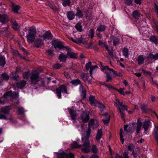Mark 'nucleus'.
Masks as SVG:
<instances>
[{
  "label": "nucleus",
  "instance_id": "f03ea898",
  "mask_svg": "<svg viewBox=\"0 0 158 158\" xmlns=\"http://www.w3.org/2000/svg\"><path fill=\"white\" fill-rule=\"evenodd\" d=\"M36 31L35 28L34 26L30 27L28 31V33L27 34L26 38L27 41L29 43L34 42L35 39Z\"/></svg>",
  "mask_w": 158,
  "mask_h": 158
},
{
  "label": "nucleus",
  "instance_id": "3c124183",
  "mask_svg": "<svg viewBox=\"0 0 158 158\" xmlns=\"http://www.w3.org/2000/svg\"><path fill=\"white\" fill-rule=\"evenodd\" d=\"M53 52V50L52 49H48L47 50L45 51L46 53L48 55L50 56H52V54Z\"/></svg>",
  "mask_w": 158,
  "mask_h": 158
},
{
  "label": "nucleus",
  "instance_id": "bf43d9fd",
  "mask_svg": "<svg viewBox=\"0 0 158 158\" xmlns=\"http://www.w3.org/2000/svg\"><path fill=\"white\" fill-rule=\"evenodd\" d=\"M106 73V77H107L106 81L109 82V81H111L112 80L111 75L107 73Z\"/></svg>",
  "mask_w": 158,
  "mask_h": 158
},
{
  "label": "nucleus",
  "instance_id": "79ce46f5",
  "mask_svg": "<svg viewBox=\"0 0 158 158\" xmlns=\"http://www.w3.org/2000/svg\"><path fill=\"white\" fill-rule=\"evenodd\" d=\"M20 6L19 5H13L12 6V9L13 10L15 13H17L18 12V10L20 9Z\"/></svg>",
  "mask_w": 158,
  "mask_h": 158
},
{
  "label": "nucleus",
  "instance_id": "f8f14e48",
  "mask_svg": "<svg viewBox=\"0 0 158 158\" xmlns=\"http://www.w3.org/2000/svg\"><path fill=\"white\" fill-rule=\"evenodd\" d=\"M8 20L9 18L6 15L0 14V22L2 24L8 22Z\"/></svg>",
  "mask_w": 158,
  "mask_h": 158
},
{
  "label": "nucleus",
  "instance_id": "6e6552de",
  "mask_svg": "<svg viewBox=\"0 0 158 158\" xmlns=\"http://www.w3.org/2000/svg\"><path fill=\"white\" fill-rule=\"evenodd\" d=\"M81 118L82 122L84 123L87 122L89 119V113L86 110L84 111L81 115Z\"/></svg>",
  "mask_w": 158,
  "mask_h": 158
},
{
  "label": "nucleus",
  "instance_id": "7ed1b4c3",
  "mask_svg": "<svg viewBox=\"0 0 158 158\" xmlns=\"http://www.w3.org/2000/svg\"><path fill=\"white\" fill-rule=\"evenodd\" d=\"M115 103L118 105V109L119 112L120 113L121 118L125 121V115L123 112L121 110V109L119 106H120L122 107V109L123 110H127V106L125 105H123L122 102H120L119 100L117 99L116 100Z\"/></svg>",
  "mask_w": 158,
  "mask_h": 158
},
{
  "label": "nucleus",
  "instance_id": "864d4df0",
  "mask_svg": "<svg viewBox=\"0 0 158 158\" xmlns=\"http://www.w3.org/2000/svg\"><path fill=\"white\" fill-rule=\"evenodd\" d=\"M75 28L78 31H82V26L81 24L77 23L75 26Z\"/></svg>",
  "mask_w": 158,
  "mask_h": 158
},
{
  "label": "nucleus",
  "instance_id": "20e7f679",
  "mask_svg": "<svg viewBox=\"0 0 158 158\" xmlns=\"http://www.w3.org/2000/svg\"><path fill=\"white\" fill-rule=\"evenodd\" d=\"M55 91L57 96L59 98H61V93L68 94L67 87L64 85H61L57 88Z\"/></svg>",
  "mask_w": 158,
  "mask_h": 158
},
{
  "label": "nucleus",
  "instance_id": "9d476101",
  "mask_svg": "<svg viewBox=\"0 0 158 158\" xmlns=\"http://www.w3.org/2000/svg\"><path fill=\"white\" fill-rule=\"evenodd\" d=\"M85 68L86 69L88 70L90 69L89 73L91 76H92L93 70L95 68H97L98 67L97 65L92 66L91 65V62H90L87 63L85 65Z\"/></svg>",
  "mask_w": 158,
  "mask_h": 158
},
{
  "label": "nucleus",
  "instance_id": "338daca9",
  "mask_svg": "<svg viewBox=\"0 0 158 158\" xmlns=\"http://www.w3.org/2000/svg\"><path fill=\"white\" fill-rule=\"evenodd\" d=\"M133 0H125V3L127 5H130L132 4Z\"/></svg>",
  "mask_w": 158,
  "mask_h": 158
},
{
  "label": "nucleus",
  "instance_id": "e2e57ef3",
  "mask_svg": "<svg viewBox=\"0 0 158 158\" xmlns=\"http://www.w3.org/2000/svg\"><path fill=\"white\" fill-rule=\"evenodd\" d=\"M61 67V65L58 63H56L53 66V68L56 69H58Z\"/></svg>",
  "mask_w": 158,
  "mask_h": 158
},
{
  "label": "nucleus",
  "instance_id": "8fccbe9b",
  "mask_svg": "<svg viewBox=\"0 0 158 158\" xmlns=\"http://www.w3.org/2000/svg\"><path fill=\"white\" fill-rule=\"evenodd\" d=\"M9 78V76L6 73H4L2 74L1 78L2 79L7 81L8 79Z\"/></svg>",
  "mask_w": 158,
  "mask_h": 158
},
{
  "label": "nucleus",
  "instance_id": "dca6fc26",
  "mask_svg": "<svg viewBox=\"0 0 158 158\" xmlns=\"http://www.w3.org/2000/svg\"><path fill=\"white\" fill-rule=\"evenodd\" d=\"M150 123L151 122L150 120H145L143 123L142 127L144 129L145 131H147L149 128Z\"/></svg>",
  "mask_w": 158,
  "mask_h": 158
},
{
  "label": "nucleus",
  "instance_id": "6ab92c4d",
  "mask_svg": "<svg viewBox=\"0 0 158 158\" xmlns=\"http://www.w3.org/2000/svg\"><path fill=\"white\" fill-rule=\"evenodd\" d=\"M10 108L9 106H5L1 108V112L8 115L9 114V112Z\"/></svg>",
  "mask_w": 158,
  "mask_h": 158
},
{
  "label": "nucleus",
  "instance_id": "a211bd4d",
  "mask_svg": "<svg viewBox=\"0 0 158 158\" xmlns=\"http://www.w3.org/2000/svg\"><path fill=\"white\" fill-rule=\"evenodd\" d=\"M75 13L73 11H69L67 12V16L69 20L73 19L75 18Z\"/></svg>",
  "mask_w": 158,
  "mask_h": 158
},
{
  "label": "nucleus",
  "instance_id": "09e8293b",
  "mask_svg": "<svg viewBox=\"0 0 158 158\" xmlns=\"http://www.w3.org/2000/svg\"><path fill=\"white\" fill-rule=\"evenodd\" d=\"M92 151L93 153H96L98 152V149L96 146L95 145H93L91 148Z\"/></svg>",
  "mask_w": 158,
  "mask_h": 158
},
{
  "label": "nucleus",
  "instance_id": "ddd939ff",
  "mask_svg": "<svg viewBox=\"0 0 158 158\" xmlns=\"http://www.w3.org/2000/svg\"><path fill=\"white\" fill-rule=\"evenodd\" d=\"M102 115L105 118H103L102 119L103 123L105 124L108 123L110 120V115L107 113H106L104 114H102Z\"/></svg>",
  "mask_w": 158,
  "mask_h": 158
},
{
  "label": "nucleus",
  "instance_id": "ea45409f",
  "mask_svg": "<svg viewBox=\"0 0 158 158\" xmlns=\"http://www.w3.org/2000/svg\"><path fill=\"white\" fill-rule=\"evenodd\" d=\"M106 26L105 25H100L98 27L97 30L99 32H101L104 31L106 29Z\"/></svg>",
  "mask_w": 158,
  "mask_h": 158
},
{
  "label": "nucleus",
  "instance_id": "f704fd0d",
  "mask_svg": "<svg viewBox=\"0 0 158 158\" xmlns=\"http://www.w3.org/2000/svg\"><path fill=\"white\" fill-rule=\"evenodd\" d=\"M67 57L66 56L64 55L63 53H61L59 55V59L61 62H64L66 60Z\"/></svg>",
  "mask_w": 158,
  "mask_h": 158
},
{
  "label": "nucleus",
  "instance_id": "412c9836",
  "mask_svg": "<svg viewBox=\"0 0 158 158\" xmlns=\"http://www.w3.org/2000/svg\"><path fill=\"white\" fill-rule=\"evenodd\" d=\"M149 41L155 44H158V36L156 35H152L149 38Z\"/></svg>",
  "mask_w": 158,
  "mask_h": 158
},
{
  "label": "nucleus",
  "instance_id": "4c0bfd02",
  "mask_svg": "<svg viewBox=\"0 0 158 158\" xmlns=\"http://www.w3.org/2000/svg\"><path fill=\"white\" fill-rule=\"evenodd\" d=\"M153 134L155 139L158 138V126H155L154 129Z\"/></svg>",
  "mask_w": 158,
  "mask_h": 158
},
{
  "label": "nucleus",
  "instance_id": "cd10ccee",
  "mask_svg": "<svg viewBox=\"0 0 158 158\" xmlns=\"http://www.w3.org/2000/svg\"><path fill=\"white\" fill-rule=\"evenodd\" d=\"M132 15L135 19H138L140 17L141 15L139 11L136 10L133 11Z\"/></svg>",
  "mask_w": 158,
  "mask_h": 158
},
{
  "label": "nucleus",
  "instance_id": "f257e3e1",
  "mask_svg": "<svg viewBox=\"0 0 158 158\" xmlns=\"http://www.w3.org/2000/svg\"><path fill=\"white\" fill-rule=\"evenodd\" d=\"M88 128L86 132V134H83L82 135L81 139L83 141L88 139L91 133V127L94 128L97 127L98 122L97 120L91 119L89 121L88 124Z\"/></svg>",
  "mask_w": 158,
  "mask_h": 158
},
{
  "label": "nucleus",
  "instance_id": "c85d7f7f",
  "mask_svg": "<svg viewBox=\"0 0 158 158\" xmlns=\"http://www.w3.org/2000/svg\"><path fill=\"white\" fill-rule=\"evenodd\" d=\"M89 100L90 102V104L92 105H94L95 106H96V104L98 102L95 99V97L94 96H90L89 98Z\"/></svg>",
  "mask_w": 158,
  "mask_h": 158
},
{
  "label": "nucleus",
  "instance_id": "473e14b6",
  "mask_svg": "<svg viewBox=\"0 0 158 158\" xmlns=\"http://www.w3.org/2000/svg\"><path fill=\"white\" fill-rule=\"evenodd\" d=\"M71 83L74 86H77L81 84V81L78 79L73 80L71 81Z\"/></svg>",
  "mask_w": 158,
  "mask_h": 158
},
{
  "label": "nucleus",
  "instance_id": "6e6d98bb",
  "mask_svg": "<svg viewBox=\"0 0 158 158\" xmlns=\"http://www.w3.org/2000/svg\"><path fill=\"white\" fill-rule=\"evenodd\" d=\"M89 36L92 39L94 37V30L92 29H91L89 31V33L88 34Z\"/></svg>",
  "mask_w": 158,
  "mask_h": 158
},
{
  "label": "nucleus",
  "instance_id": "37998d69",
  "mask_svg": "<svg viewBox=\"0 0 158 158\" xmlns=\"http://www.w3.org/2000/svg\"><path fill=\"white\" fill-rule=\"evenodd\" d=\"M45 4L47 6H49L53 10H57V8L55 6H53L49 2H46Z\"/></svg>",
  "mask_w": 158,
  "mask_h": 158
},
{
  "label": "nucleus",
  "instance_id": "4be33fe9",
  "mask_svg": "<svg viewBox=\"0 0 158 158\" xmlns=\"http://www.w3.org/2000/svg\"><path fill=\"white\" fill-rule=\"evenodd\" d=\"M69 112L72 119L73 120L75 119L77 116L76 111L72 109H70Z\"/></svg>",
  "mask_w": 158,
  "mask_h": 158
},
{
  "label": "nucleus",
  "instance_id": "69168bd1",
  "mask_svg": "<svg viewBox=\"0 0 158 158\" xmlns=\"http://www.w3.org/2000/svg\"><path fill=\"white\" fill-rule=\"evenodd\" d=\"M123 156L124 158H129L128 156V152H125L123 153Z\"/></svg>",
  "mask_w": 158,
  "mask_h": 158
},
{
  "label": "nucleus",
  "instance_id": "4468645a",
  "mask_svg": "<svg viewBox=\"0 0 158 158\" xmlns=\"http://www.w3.org/2000/svg\"><path fill=\"white\" fill-rule=\"evenodd\" d=\"M74 157L73 155L71 153L66 154L63 152L59 156V157L60 158H74Z\"/></svg>",
  "mask_w": 158,
  "mask_h": 158
},
{
  "label": "nucleus",
  "instance_id": "e433bc0d",
  "mask_svg": "<svg viewBox=\"0 0 158 158\" xmlns=\"http://www.w3.org/2000/svg\"><path fill=\"white\" fill-rule=\"evenodd\" d=\"M123 54L126 58H127L129 56L128 50L127 48H124L123 50Z\"/></svg>",
  "mask_w": 158,
  "mask_h": 158
},
{
  "label": "nucleus",
  "instance_id": "58836bf2",
  "mask_svg": "<svg viewBox=\"0 0 158 158\" xmlns=\"http://www.w3.org/2000/svg\"><path fill=\"white\" fill-rule=\"evenodd\" d=\"M30 72L29 71H28L23 73V76L24 79H28L30 77Z\"/></svg>",
  "mask_w": 158,
  "mask_h": 158
},
{
  "label": "nucleus",
  "instance_id": "a18cd8bd",
  "mask_svg": "<svg viewBox=\"0 0 158 158\" xmlns=\"http://www.w3.org/2000/svg\"><path fill=\"white\" fill-rule=\"evenodd\" d=\"M142 110L145 113H148L150 112H152L153 111L152 110L150 109H148L146 108H145L143 107L141 108Z\"/></svg>",
  "mask_w": 158,
  "mask_h": 158
},
{
  "label": "nucleus",
  "instance_id": "1a4fd4ad",
  "mask_svg": "<svg viewBox=\"0 0 158 158\" xmlns=\"http://www.w3.org/2000/svg\"><path fill=\"white\" fill-rule=\"evenodd\" d=\"M12 94V92L11 91L6 92L4 94L3 97L0 98V103L2 104H4L6 102L8 97L11 96Z\"/></svg>",
  "mask_w": 158,
  "mask_h": 158
},
{
  "label": "nucleus",
  "instance_id": "a878e982",
  "mask_svg": "<svg viewBox=\"0 0 158 158\" xmlns=\"http://www.w3.org/2000/svg\"><path fill=\"white\" fill-rule=\"evenodd\" d=\"M26 82V81L24 80H22L20 82L17 83L16 85L19 88L22 89L25 86Z\"/></svg>",
  "mask_w": 158,
  "mask_h": 158
},
{
  "label": "nucleus",
  "instance_id": "2f4dec72",
  "mask_svg": "<svg viewBox=\"0 0 158 158\" xmlns=\"http://www.w3.org/2000/svg\"><path fill=\"white\" fill-rule=\"evenodd\" d=\"M6 64V59L5 57L1 56L0 57V65L2 67L4 66Z\"/></svg>",
  "mask_w": 158,
  "mask_h": 158
},
{
  "label": "nucleus",
  "instance_id": "b1692460",
  "mask_svg": "<svg viewBox=\"0 0 158 158\" xmlns=\"http://www.w3.org/2000/svg\"><path fill=\"white\" fill-rule=\"evenodd\" d=\"M145 59L144 56L143 55L139 56L137 58V61L139 65H141L143 63V62Z\"/></svg>",
  "mask_w": 158,
  "mask_h": 158
},
{
  "label": "nucleus",
  "instance_id": "4d7b16f0",
  "mask_svg": "<svg viewBox=\"0 0 158 158\" xmlns=\"http://www.w3.org/2000/svg\"><path fill=\"white\" fill-rule=\"evenodd\" d=\"M135 148V147L132 144H131L129 145L128 147V150L131 152H134L133 150Z\"/></svg>",
  "mask_w": 158,
  "mask_h": 158
},
{
  "label": "nucleus",
  "instance_id": "39448f33",
  "mask_svg": "<svg viewBox=\"0 0 158 158\" xmlns=\"http://www.w3.org/2000/svg\"><path fill=\"white\" fill-rule=\"evenodd\" d=\"M30 78V81L31 84L35 85L40 81L39 74L36 71L32 72Z\"/></svg>",
  "mask_w": 158,
  "mask_h": 158
},
{
  "label": "nucleus",
  "instance_id": "5701e85b",
  "mask_svg": "<svg viewBox=\"0 0 158 158\" xmlns=\"http://www.w3.org/2000/svg\"><path fill=\"white\" fill-rule=\"evenodd\" d=\"M44 42L42 40L40 39H36L34 43V44L37 47H39L43 45Z\"/></svg>",
  "mask_w": 158,
  "mask_h": 158
},
{
  "label": "nucleus",
  "instance_id": "a19ab883",
  "mask_svg": "<svg viewBox=\"0 0 158 158\" xmlns=\"http://www.w3.org/2000/svg\"><path fill=\"white\" fill-rule=\"evenodd\" d=\"M70 3L71 1L70 0H63L62 2V5L65 7L69 6Z\"/></svg>",
  "mask_w": 158,
  "mask_h": 158
},
{
  "label": "nucleus",
  "instance_id": "f3484780",
  "mask_svg": "<svg viewBox=\"0 0 158 158\" xmlns=\"http://www.w3.org/2000/svg\"><path fill=\"white\" fill-rule=\"evenodd\" d=\"M140 119V118H139L136 123V132L137 134L139 132L142 126V123Z\"/></svg>",
  "mask_w": 158,
  "mask_h": 158
},
{
  "label": "nucleus",
  "instance_id": "052dcab7",
  "mask_svg": "<svg viewBox=\"0 0 158 158\" xmlns=\"http://www.w3.org/2000/svg\"><path fill=\"white\" fill-rule=\"evenodd\" d=\"M99 44L103 48H105L107 46L105 43L103 42L101 40L99 41Z\"/></svg>",
  "mask_w": 158,
  "mask_h": 158
},
{
  "label": "nucleus",
  "instance_id": "72a5a7b5",
  "mask_svg": "<svg viewBox=\"0 0 158 158\" xmlns=\"http://www.w3.org/2000/svg\"><path fill=\"white\" fill-rule=\"evenodd\" d=\"M77 12L76 13L75 15L79 19L81 18L83 16L82 12L81 10L78 8L77 9Z\"/></svg>",
  "mask_w": 158,
  "mask_h": 158
},
{
  "label": "nucleus",
  "instance_id": "680f3d73",
  "mask_svg": "<svg viewBox=\"0 0 158 158\" xmlns=\"http://www.w3.org/2000/svg\"><path fill=\"white\" fill-rule=\"evenodd\" d=\"M116 90L118 91L120 94L123 95H125V94L124 92V89H122V88H120L119 89H116Z\"/></svg>",
  "mask_w": 158,
  "mask_h": 158
},
{
  "label": "nucleus",
  "instance_id": "c9c22d12",
  "mask_svg": "<svg viewBox=\"0 0 158 158\" xmlns=\"http://www.w3.org/2000/svg\"><path fill=\"white\" fill-rule=\"evenodd\" d=\"M95 106L99 107L101 111H103L105 108L104 105L102 103H101L99 102H97Z\"/></svg>",
  "mask_w": 158,
  "mask_h": 158
},
{
  "label": "nucleus",
  "instance_id": "aec40b11",
  "mask_svg": "<svg viewBox=\"0 0 158 158\" xmlns=\"http://www.w3.org/2000/svg\"><path fill=\"white\" fill-rule=\"evenodd\" d=\"M10 22L11 23L12 28L15 30H18L19 27L16 21L14 20H11Z\"/></svg>",
  "mask_w": 158,
  "mask_h": 158
},
{
  "label": "nucleus",
  "instance_id": "0eeeda50",
  "mask_svg": "<svg viewBox=\"0 0 158 158\" xmlns=\"http://www.w3.org/2000/svg\"><path fill=\"white\" fill-rule=\"evenodd\" d=\"M52 44L55 48H58L59 49H61L64 48V46L63 44L57 40H53L52 42Z\"/></svg>",
  "mask_w": 158,
  "mask_h": 158
},
{
  "label": "nucleus",
  "instance_id": "c03bdc74",
  "mask_svg": "<svg viewBox=\"0 0 158 158\" xmlns=\"http://www.w3.org/2000/svg\"><path fill=\"white\" fill-rule=\"evenodd\" d=\"M80 76L84 81H87L88 79V76L85 73H81L80 75Z\"/></svg>",
  "mask_w": 158,
  "mask_h": 158
},
{
  "label": "nucleus",
  "instance_id": "7c9ffc66",
  "mask_svg": "<svg viewBox=\"0 0 158 158\" xmlns=\"http://www.w3.org/2000/svg\"><path fill=\"white\" fill-rule=\"evenodd\" d=\"M81 145H79L78 143V141L77 142H74L71 144V147L72 148H80L81 147Z\"/></svg>",
  "mask_w": 158,
  "mask_h": 158
},
{
  "label": "nucleus",
  "instance_id": "5fc2aeb1",
  "mask_svg": "<svg viewBox=\"0 0 158 158\" xmlns=\"http://www.w3.org/2000/svg\"><path fill=\"white\" fill-rule=\"evenodd\" d=\"M155 55H153L152 53H150L148 56L147 58L148 59L151 60H155Z\"/></svg>",
  "mask_w": 158,
  "mask_h": 158
},
{
  "label": "nucleus",
  "instance_id": "393cba45",
  "mask_svg": "<svg viewBox=\"0 0 158 158\" xmlns=\"http://www.w3.org/2000/svg\"><path fill=\"white\" fill-rule=\"evenodd\" d=\"M102 135V129H98L97 132V134L96 137V140L97 141H99L100 139L101 138Z\"/></svg>",
  "mask_w": 158,
  "mask_h": 158
},
{
  "label": "nucleus",
  "instance_id": "423d86ee",
  "mask_svg": "<svg viewBox=\"0 0 158 158\" xmlns=\"http://www.w3.org/2000/svg\"><path fill=\"white\" fill-rule=\"evenodd\" d=\"M88 139L84 140V141L82 140V141H84V142L82 145L84 148H82L81 150L83 152L85 153H88L90 151V143Z\"/></svg>",
  "mask_w": 158,
  "mask_h": 158
},
{
  "label": "nucleus",
  "instance_id": "774afa93",
  "mask_svg": "<svg viewBox=\"0 0 158 158\" xmlns=\"http://www.w3.org/2000/svg\"><path fill=\"white\" fill-rule=\"evenodd\" d=\"M102 85H104L105 86L108 88L109 89H110L113 88L112 86L110 85H104V83H102Z\"/></svg>",
  "mask_w": 158,
  "mask_h": 158
},
{
  "label": "nucleus",
  "instance_id": "13d9d810",
  "mask_svg": "<svg viewBox=\"0 0 158 158\" xmlns=\"http://www.w3.org/2000/svg\"><path fill=\"white\" fill-rule=\"evenodd\" d=\"M113 43L114 45L116 46V45L118 44L119 43V40L118 39L116 38H114L113 40Z\"/></svg>",
  "mask_w": 158,
  "mask_h": 158
},
{
  "label": "nucleus",
  "instance_id": "0e129e2a",
  "mask_svg": "<svg viewBox=\"0 0 158 158\" xmlns=\"http://www.w3.org/2000/svg\"><path fill=\"white\" fill-rule=\"evenodd\" d=\"M104 68L105 69H107L108 70L111 71L113 72V74H114L116 73V71H114L113 69H110L108 66H105Z\"/></svg>",
  "mask_w": 158,
  "mask_h": 158
},
{
  "label": "nucleus",
  "instance_id": "c756f323",
  "mask_svg": "<svg viewBox=\"0 0 158 158\" xmlns=\"http://www.w3.org/2000/svg\"><path fill=\"white\" fill-rule=\"evenodd\" d=\"M75 43L79 44H85L86 43V41L85 40L84 38L81 37L79 39H77L75 40Z\"/></svg>",
  "mask_w": 158,
  "mask_h": 158
},
{
  "label": "nucleus",
  "instance_id": "9b49d317",
  "mask_svg": "<svg viewBox=\"0 0 158 158\" xmlns=\"http://www.w3.org/2000/svg\"><path fill=\"white\" fill-rule=\"evenodd\" d=\"M44 40H50L52 39V35L50 31H46L42 36Z\"/></svg>",
  "mask_w": 158,
  "mask_h": 158
},
{
  "label": "nucleus",
  "instance_id": "49530a36",
  "mask_svg": "<svg viewBox=\"0 0 158 158\" xmlns=\"http://www.w3.org/2000/svg\"><path fill=\"white\" fill-rule=\"evenodd\" d=\"M123 130L122 129H121L120 131V140L122 142L123 144L124 143V140L123 138Z\"/></svg>",
  "mask_w": 158,
  "mask_h": 158
},
{
  "label": "nucleus",
  "instance_id": "de8ad7c7",
  "mask_svg": "<svg viewBox=\"0 0 158 158\" xmlns=\"http://www.w3.org/2000/svg\"><path fill=\"white\" fill-rule=\"evenodd\" d=\"M7 115L6 114L2 113L1 112L0 113V119H7Z\"/></svg>",
  "mask_w": 158,
  "mask_h": 158
},
{
  "label": "nucleus",
  "instance_id": "603ef678",
  "mask_svg": "<svg viewBox=\"0 0 158 158\" xmlns=\"http://www.w3.org/2000/svg\"><path fill=\"white\" fill-rule=\"evenodd\" d=\"M24 113V109L22 107H19L18 108V113L19 114H22Z\"/></svg>",
  "mask_w": 158,
  "mask_h": 158
},
{
  "label": "nucleus",
  "instance_id": "2eb2a0df",
  "mask_svg": "<svg viewBox=\"0 0 158 158\" xmlns=\"http://www.w3.org/2000/svg\"><path fill=\"white\" fill-rule=\"evenodd\" d=\"M66 48L68 50L67 56L68 57L71 58H77V55L76 53L70 51L67 48Z\"/></svg>",
  "mask_w": 158,
  "mask_h": 158
},
{
  "label": "nucleus",
  "instance_id": "bb28decb",
  "mask_svg": "<svg viewBox=\"0 0 158 158\" xmlns=\"http://www.w3.org/2000/svg\"><path fill=\"white\" fill-rule=\"evenodd\" d=\"M79 90L81 93V95L83 98H85L86 97V91L82 85H81L80 86Z\"/></svg>",
  "mask_w": 158,
  "mask_h": 158
}]
</instances>
